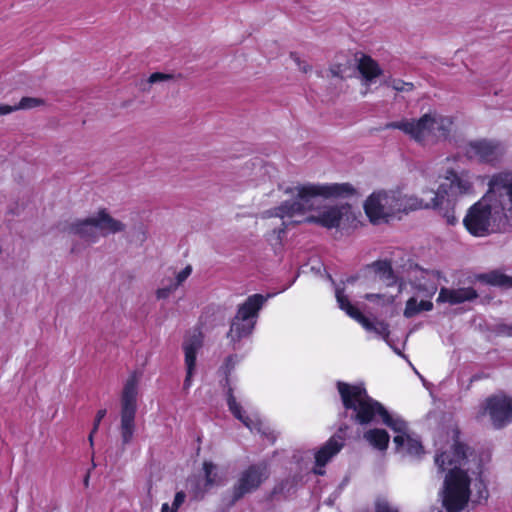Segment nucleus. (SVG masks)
Instances as JSON below:
<instances>
[{
    "instance_id": "nucleus-1",
    "label": "nucleus",
    "mask_w": 512,
    "mask_h": 512,
    "mask_svg": "<svg viewBox=\"0 0 512 512\" xmlns=\"http://www.w3.org/2000/svg\"><path fill=\"white\" fill-rule=\"evenodd\" d=\"M287 199L279 206L263 212L265 220L279 219V224L267 235V240L279 243L285 228L293 223L310 222L332 229L341 228L354 220L352 208L348 204L325 206L315 215L307 213L315 210L321 200L350 196L356 193L349 183H291L281 187Z\"/></svg>"
},
{
    "instance_id": "nucleus-2",
    "label": "nucleus",
    "mask_w": 512,
    "mask_h": 512,
    "mask_svg": "<svg viewBox=\"0 0 512 512\" xmlns=\"http://www.w3.org/2000/svg\"><path fill=\"white\" fill-rule=\"evenodd\" d=\"M434 461L440 472H446L441 497L448 512L463 510L472 493L477 501L488 497L481 461L470 448L453 441Z\"/></svg>"
},
{
    "instance_id": "nucleus-3",
    "label": "nucleus",
    "mask_w": 512,
    "mask_h": 512,
    "mask_svg": "<svg viewBox=\"0 0 512 512\" xmlns=\"http://www.w3.org/2000/svg\"><path fill=\"white\" fill-rule=\"evenodd\" d=\"M337 388L344 408L351 411L353 420L364 425L377 422L379 417L396 434L393 442L397 452L409 456H418L422 453V445L419 439L409 432L407 423L398 415L389 414L381 403L368 396L363 386L338 382Z\"/></svg>"
},
{
    "instance_id": "nucleus-4",
    "label": "nucleus",
    "mask_w": 512,
    "mask_h": 512,
    "mask_svg": "<svg viewBox=\"0 0 512 512\" xmlns=\"http://www.w3.org/2000/svg\"><path fill=\"white\" fill-rule=\"evenodd\" d=\"M486 194L467 211L463 224L476 237H484L495 230L512 214V178L499 173L489 181Z\"/></svg>"
},
{
    "instance_id": "nucleus-5",
    "label": "nucleus",
    "mask_w": 512,
    "mask_h": 512,
    "mask_svg": "<svg viewBox=\"0 0 512 512\" xmlns=\"http://www.w3.org/2000/svg\"><path fill=\"white\" fill-rule=\"evenodd\" d=\"M441 204L439 195L430 200L404 193L401 188L378 190L373 192L364 203V210L369 220L374 223L388 222L418 209L436 208Z\"/></svg>"
},
{
    "instance_id": "nucleus-6",
    "label": "nucleus",
    "mask_w": 512,
    "mask_h": 512,
    "mask_svg": "<svg viewBox=\"0 0 512 512\" xmlns=\"http://www.w3.org/2000/svg\"><path fill=\"white\" fill-rule=\"evenodd\" d=\"M422 146H432L450 139L455 131L454 119L429 111L417 119H402L390 124Z\"/></svg>"
},
{
    "instance_id": "nucleus-7",
    "label": "nucleus",
    "mask_w": 512,
    "mask_h": 512,
    "mask_svg": "<svg viewBox=\"0 0 512 512\" xmlns=\"http://www.w3.org/2000/svg\"><path fill=\"white\" fill-rule=\"evenodd\" d=\"M126 230V224L114 218L107 208H98L84 218L71 221L66 231L79 237L89 244L98 242L101 236L122 233Z\"/></svg>"
},
{
    "instance_id": "nucleus-8",
    "label": "nucleus",
    "mask_w": 512,
    "mask_h": 512,
    "mask_svg": "<svg viewBox=\"0 0 512 512\" xmlns=\"http://www.w3.org/2000/svg\"><path fill=\"white\" fill-rule=\"evenodd\" d=\"M139 377L131 374L126 380L120 399V426L119 431L124 445L129 444L136 431V411Z\"/></svg>"
},
{
    "instance_id": "nucleus-9",
    "label": "nucleus",
    "mask_w": 512,
    "mask_h": 512,
    "mask_svg": "<svg viewBox=\"0 0 512 512\" xmlns=\"http://www.w3.org/2000/svg\"><path fill=\"white\" fill-rule=\"evenodd\" d=\"M266 301L260 294H254L239 306L235 317L232 320L228 339L235 346L242 338L249 336L255 326L258 311Z\"/></svg>"
},
{
    "instance_id": "nucleus-10",
    "label": "nucleus",
    "mask_w": 512,
    "mask_h": 512,
    "mask_svg": "<svg viewBox=\"0 0 512 512\" xmlns=\"http://www.w3.org/2000/svg\"><path fill=\"white\" fill-rule=\"evenodd\" d=\"M473 175L466 170L456 172L455 170H447L444 176L445 182L442 183L437 191L423 190V197L425 200H430L432 197L439 195L441 204L435 209L442 208L444 204L445 195L450 198L461 196H470L475 194V186L473 182Z\"/></svg>"
},
{
    "instance_id": "nucleus-11",
    "label": "nucleus",
    "mask_w": 512,
    "mask_h": 512,
    "mask_svg": "<svg viewBox=\"0 0 512 512\" xmlns=\"http://www.w3.org/2000/svg\"><path fill=\"white\" fill-rule=\"evenodd\" d=\"M479 417H487L496 429L507 426L512 422V397L503 392L487 397L480 406Z\"/></svg>"
},
{
    "instance_id": "nucleus-12",
    "label": "nucleus",
    "mask_w": 512,
    "mask_h": 512,
    "mask_svg": "<svg viewBox=\"0 0 512 512\" xmlns=\"http://www.w3.org/2000/svg\"><path fill=\"white\" fill-rule=\"evenodd\" d=\"M269 475L270 471L266 463L254 464L243 470L233 485L232 503L256 491Z\"/></svg>"
},
{
    "instance_id": "nucleus-13",
    "label": "nucleus",
    "mask_w": 512,
    "mask_h": 512,
    "mask_svg": "<svg viewBox=\"0 0 512 512\" xmlns=\"http://www.w3.org/2000/svg\"><path fill=\"white\" fill-rule=\"evenodd\" d=\"M336 299L341 310L357 321L367 332L374 333L376 336L381 337L386 343H389V325L385 321L371 320L364 316L359 309L350 303L344 292L337 288Z\"/></svg>"
},
{
    "instance_id": "nucleus-14",
    "label": "nucleus",
    "mask_w": 512,
    "mask_h": 512,
    "mask_svg": "<svg viewBox=\"0 0 512 512\" xmlns=\"http://www.w3.org/2000/svg\"><path fill=\"white\" fill-rule=\"evenodd\" d=\"M203 345V337L201 332L193 331L183 342V350L185 354L186 377L183 383V389L188 391L192 386V377L196 370L197 353Z\"/></svg>"
},
{
    "instance_id": "nucleus-15",
    "label": "nucleus",
    "mask_w": 512,
    "mask_h": 512,
    "mask_svg": "<svg viewBox=\"0 0 512 512\" xmlns=\"http://www.w3.org/2000/svg\"><path fill=\"white\" fill-rule=\"evenodd\" d=\"M465 154L469 159L483 163H494L503 154L500 144L488 140H476L467 144Z\"/></svg>"
},
{
    "instance_id": "nucleus-16",
    "label": "nucleus",
    "mask_w": 512,
    "mask_h": 512,
    "mask_svg": "<svg viewBox=\"0 0 512 512\" xmlns=\"http://www.w3.org/2000/svg\"><path fill=\"white\" fill-rule=\"evenodd\" d=\"M227 405L234 417L240 420L250 431L266 434V427L264 426L261 419L258 417V415L246 414L245 410L233 394L232 388H229L228 390Z\"/></svg>"
},
{
    "instance_id": "nucleus-17",
    "label": "nucleus",
    "mask_w": 512,
    "mask_h": 512,
    "mask_svg": "<svg viewBox=\"0 0 512 512\" xmlns=\"http://www.w3.org/2000/svg\"><path fill=\"white\" fill-rule=\"evenodd\" d=\"M344 446V439L341 435L332 436L315 454L314 472L318 475L325 473V465L340 452Z\"/></svg>"
},
{
    "instance_id": "nucleus-18",
    "label": "nucleus",
    "mask_w": 512,
    "mask_h": 512,
    "mask_svg": "<svg viewBox=\"0 0 512 512\" xmlns=\"http://www.w3.org/2000/svg\"><path fill=\"white\" fill-rule=\"evenodd\" d=\"M476 297V291L470 287L458 289L442 288L439 292L437 302L456 305L466 301L473 300Z\"/></svg>"
},
{
    "instance_id": "nucleus-19",
    "label": "nucleus",
    "mask_w": 512,
    "mask_h": 512,
    "mask_svg": "<svg viewBox=\"0 0 512 512\" xmlns=\"http://www.w3.org/2000/svg\"><path fill=\"white\" fill-rule=\"evenodd\" d=\"M357 68L366 84L372 83L382 74L378 63L367 55H360L356 58Z\"/></svg>"
},
{
    "instance_id": "nucleus-20",
    "label": "nucleus",
    "mask_w": 512,
    "mask_h": 512,
    "mask_svg": "<svg viewBox=\"0 0 512 512\" xmlns=\"http://www.w3.org/2000/svg\"><path fill=\"white\" fill-rule=\"evenodd\" d=\"M363 438L374 448L384 451L388 448L390 437L383 429H370L363 434Z\"/></svg>"
},
{
    "instance_id": "nucleus-21",
    "label": "nucleus",
    "mask_w": 512,
    "mask_h": 512,
    "mask_svg": "<svg viewBox=\"0 0 512 512\" xmlns=\"http://www.w3.org/2000/svg\"><path fill=\"white\" fill-rule=\"evenodd\" d=\"M368 269L380 279L387 281L388 286L394 283L392 267L388 261H376L369 265Z\"/></svg>"
},
{
    "instance_id": "nucleus-22",
    "label": "nucleus",
    "mask_w": 512,
    "mask_h": 512,
    "mask_svg": "<svg viewBox=\"0 0 512 512\" xmlns=\"http://www.w3.org/2000/svg\"><path fill=\"white\" fill-rule=\"evenodd\" d=\"M433 308V303L429 300L417 301L416 298H410L404 310V316L411 318L422 311H430Z\"/></svg>"
},
{
    "instance_id": "nucleus-23",
    "label": "nucleus",
    "mask_w": 512,
    "mask_h": 512,
    "mask_svg": "<svg viewBox=\"0 0 512 512\" xmlns=\"http://www.w3.org/2000/svg\"><path fill=\"white\" fill-rule=\"evenodd\" d=\"M401 293V285L396 286V293H382V294H376V293H369L364 296V298L370 302L375 303L376 305L380 307H385L392 305L395 301V298Z\"/></svg>"
},
{
    "instance_id": "nucleus-24",
    "label": "nucleus",
    "mask_w": 512,
    "mask_h": 512,
    "mask_svg": "<svg viewBox=\"0 0 512 512\" xmlns=\"http://www.w3.org/2000/svg\"><path fill=\"white\" fill-rule=\"evenodd\" d=\"M203 473L205 478V488L209 489L221 483L218 468L212 462L203 463Z\"/></svg>"
},
{
    "instance_id": "nucleus-25",
    "label": "nucleus",
    "mask_w": 512,
    "mask_h": 512,
    "mask_svg": "<svg viewBox=\"0 0 512 512\" xmlns=\"http://www.w3.org/2000/svg\"><path fill=\"white\" fill-rule=\"evenodd\" d=\"M481 279L488 284L501 287H512V278L498 271H492L481 276Z\"/></svg>"
},
{
    "instance_id": "nucleus-26",
    "label": "nucleus",
    "mask_w": 512,
    "mask_h": 512,
    "mask_svg": "<svg viewBox=\"0 0 512 512\" xmlns=\"http://www.w3.org/2000/svg\"><path fill=\"white\" fill-rule=\"evenodd\" d=\"M174 80V76L168 73L155 72L152 73L142 86L143 91H150V86L154 84L168 83Z\"/></svg>"
},
{
    "instance_id": "nucleus-27",
    "label": "nucleus",
    "mask_w": 512,
    "mask_h": 512,
    "mask_svg": "<svg viewBox=\"0 0 512 512\" xmlns=\"http://www.w3.org/2000/svg\"><path fill=\"white\" fill-rule=\"evenodd\" d=\"M44 105V100L37 97H23L17 104L18 110H29Z\"/></svg>"
},
{
    "instance_id": "nucleus-28",
    "label": "nucleus",
    "mask_w": 512,
    "mask_h": 512,
    "mask_svg": "<svg viewBox=\"0 0 512 512\" xmlns=\"http://www.w3.org/2000/svg\"><path fill=\"white\" fill-rule=\"evenodd\" d=\"M186 495L183 491H179L175 494L174 500L171 505L163 503L161 512H178L179 508L185 502Z\"/></svg>"
},
{
    "instance_id": "nucleus-29",
    "label": "nucleus",
    "mask_w": 512,
    "mask_h": 512,
    "mask_svg": "<svg viewBox=\"0 0 512 512\" xmlns=\"http://www.w3.org/2000/svg\"><path fill=\"white\" fill-rule=\"evenodd\" d=\"M426 277L430 283L424 287V290L427 292L429 296H432L437 291V287L440 284L441 276L438 272L431 271L426 273Z\"/></svg>"
},
{
    "instance_id": "nucleus-30",
    "label": "nucleus",
    "mask_w": 512,
    "mask_h": 512,
    "mask_svg": "<svg viewBox=\"0 0 512 512\" xmlns=\"http://www.w3.org/2000/svg\"><path fill=\"white\" fill-rule=\"evenodd\" d=\"M178 287L170 280L167 279L166 283L163 281L162 287L156 290V298L157 299H167L171 294H173Z\"/></svg>"
},
{
    "instance_id": "nucleus-31",
    "label": "nucleus",
    "mask_w": 512,
    "mask_h": 512,
    "mask_svg": "<svg viewBox=\"0 0 512 512\" xmlns=\"http://www.w3.org/2000/svg\"><path fill=\"white\" fill-rule=\"evenodd\" d=\"M290 59L298 67V70L303 74H309L312 72V66L307 60L302 58L298 53H290Z\"/></svg>"
},
{
    "instance_id": "nucleus-32",
    "label": "nucleus",
    "mask_w": 512,
    "mask_h": 512,
    "mask_svg": "<svg viewBox=\"0 0 512 512\" xmlns=\"http://www.w3.org/2000/svg\"><path fill=\"white\" fill-rule=\"evenodd\" d=\"M387 85L397 92H411L414 89L413 83L401 79H390Z\"/></svg>"
},
{
    "instance_id": "nucleus-33",
    "label": "nucleus",
    "mask_w": 512,
    "mask_h": 512,
    "mask_svg": "<svg viewBox=\"0 0 512 512\" xmlns=\"http://www.w3.org/2000/svg\"><path fill=\"white\" fill-rule=\"evenodd\" d=\"M192 273V266L187 265L175 273L174 279H170L178 288L187 280Z\"/></svg>"
},
{
    "instance_id": "nucleus-34",
    "label": "nucleus",
    "mask_w": 512,
    "mask_h": 512,
    "mask_svg": "<svg viewBox=\"0 0 512 512\" xmlns=\"http://www.w3.org/2000/svg\"><path fill=\"white\" fill-rule=\"evenodd\" d=\"M376 512H398V511H397V509L392 507L389 503L382 501V502L377 503Z\"/></svg>"
},
{
    "instance_id": "nucleus-35",
    "label": "nucleus",
    "mask_w": 512,
    "mask_h": 512,
    "mask_svg": "<svg viewBox=\"0 0 512 512\" xmlns=\"http://www.w3.org/2000/svg\"><path fill=\"white\" fill-rule=\"evenodd\" d=\"M106 409H100L97 414L93 425V433H95L100 425L101 420L106 416Z\"/></svg>"
},
{
    "instance_id": "nucleus-36",
    "label": "nucleus",
    "mask_w": 512,
    "mask_h": 512,
    "mask_svg": "<svg viewBox=\"0 0 512 512\" xmlns=\"http://www.w3.org/2000/svg\"><path fill=\"white\" fill-rule=\"evenodd\" d=\"M15 111H17L16 104L15 105L0 104V116L7 115V114H10Z\"/></svg>"
},
{
    "instance_id": "nucleus-37",
    "label": "nucleus",
    "mask_w": 512,
    "mask_h": 512,
    "mask_svg": "<svg viewBox=\"0 0 512 512\" xmlns=\"http://www.w3.org/2000/svg\"><path fill=\"white\" fill-rule=\"evenodd\" d=\"M147 238V232L144 227H140L139 231V239L141 242L145 241Z\"/></svg>"
},
{
    "instance_id": "nucleus-38",
    "label": "nucleus",
    "mask_w": 512,
    "mask_h": 512,
    "mask_svg": "<svg viewBox=\"0 0 512 512\" xmlns=\"http://www.w3.org/2000/svg\"><path fill=\"white\" fill-rule=\"evenodd\" d=\"M237 362V359L236 357H233V356H230L227 360H226V366L227 367H233L235 365V363Z\"/></svg>"
},
{
    "instance_id": "nucleus-39",
    "label": "nucleus",
    "mask_w": 512,
    "mask_h": 512,
    "mask_svg": "<svg viewBox=\"0 0 512 512\" xmlns=\"http://www.w3.org/2000/svg\"><path fill=\"white\" fill-rule=\"evenodd\" d=\"M447 221H448V223H450V224H454V223H455V221H456V218H455V216H454V215H448V216H447Z\"/></svg>"
},
{
    "instance_id": "nucleus-40",
    "label": "nucleus",
    "mask_w": 512,
    "mask_h": 512,
    "mask_svg": "<svg viewBox=\"0 0 512 512\" xmlns=\"http://www.w3.org/2000/svg\"><path fill=\"white\" fill-rule=\"evenodd\" d=\"M330 72L333 76H339V68H331Z\"/></svg>"
},
{
    "instance_id": "nucleus-41",
    "label": "nucleus",
    "mask_w": 512,
    "mask_h": 512,
    "mask_svg": "<svg viewBox=\"0 0 512 512\" xmlns=\"http://www.w3.org/2000/svg\"><path fill=\"white\" fill-rule=\"evenodd\" d=\"M387 344H388V345H389V346L394 350V352H395V353H397V354L401 355L400 350H399L398 348L394 347V346L391 344V342H390V341H389V343H387Z\"/></svg>"
},
{
    "instance_id": "nucleus-42",
    "label": "nucleus",
    "mask_w": 512,
    "mask_h": 512,
    "mask_svg": "<svg viewBox=\"0 0 512 512\" xmlns=\"http://www.w3.org/2000/svg\"><path fill=\"white\" fill-rule=\"evenodd\" d=\"M387 344H388V345H389V346L394 350V352H395V353H397V354L401 355L400 350H399L398 348L394 347V346L391 344V342H390V341H389V343H387Z\"/></svg>"
},
{
    "instance_id": "nucleus-43",
    "label": "nucleus",
    "mask_w": 512,
    "mask_h": 512,
    "mask_svg": "<svg viewBox=\"0 0 512 512\" xmlns=\"http://www.w3.org/2000/svg\"><path fill=\"white\" fill-rule=\"evenodd\" d=\"M93 435H94V433H93V431H92V432L90 433V435H89V442H90L91 444H93Z\"/></svg>"
},
{
    "instance_id": "nucleus-44",
    "label": "nucleus",
    "mask_w": 512,
    "mask_h": 512,
    "mask_svg": "<svg viewBox=\"0 0 512 512\" xmlns=\"http://www.w3.org/2000/svg\"><path fill=\"white\" fill-rule=\"evenodd\" d=\"M88 480H89V476H87V477L85 478V485H87V484H88Z\"/></svg>"
}]
</instances>
